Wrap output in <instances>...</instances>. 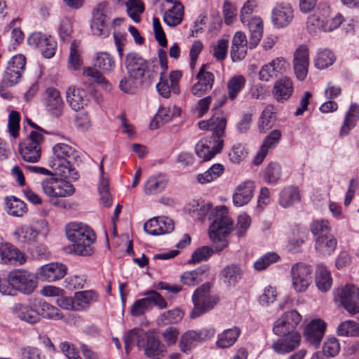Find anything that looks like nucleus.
<instances>
[{"label":"nucleus","instance_id":"obj_1","mask_svg":"<svg viewBox=\"0 0 359 359\" xmlns=\"http://www.w3.org/2000/svg\"><path fill=\"white\" fill-rule=\"evenodd\" d=\"M52 151L53 156L49 161V166L55 175L65 179H78V173L72 163L78 157L77 151L65 143L55 144Z\"/></svg>","mask_w":359,"mask_h":359},{"label":"nucleus","instance_id":"obj_2","mask_svg":"<svg viewBox=\"0 0 359 359\" xmlns=\"http://www.w3.org/2000/svg\"><path fill=\"white\" fill-rule=\"evenodd\" d=\"M208 219L211 221L208 230L209 237L215 243L222 242L221 246L216 247L219 251H221L229 245L227 241L222 238L229 236L233 229V220L229 215L227 207L224 205L216 206L212 209Z\"/></svg>","mask_w":359,"mask_h":359},{"label":"nucleus","instance_id":"obj_3","mask_svg":"<svg viewBox=\"0 0 359 359\" xmlns=\"http://www.w3.org/2000/svg\"><path fill=\"white\" fill-rule=\"evenodd\" d=\"M66 235L72 243V250L78 255L89 256L93 252V244L96 234L88 225L81 222H70L66 226Z\"/></svg>","mask_w":359,"mask_h":359},{"label":"nucleus","instance_id":"obj_4","mask_svg":"<svg viewBox=\"0 0 359 359\" xmlns=\"http://www.w3.org/2000/svg\"><path fill=\"white\" fill-rule=\"evenodd\" d=\"M212 287L213 283L206 282L194 290L191 296L194 307L189 313L190 318H197L213 310L219 304L220 295L212 292Z\"/></svg>","mask_w":359,"mask_h":359},{"label":"nucleus","instance_id":"obj_5","mask_svg":"<svg viewBox=\"0 0 359 359\" xmlns=\"http://www.w3.org/2000/svg\"><path fill=\"white\" fill-rule=\"evenodd\" d=\"M124 65L128 76L139 80L140 85L149 86L155 74L149 69V63L140 54L130 52L126 54Z\"/></svg>","mask_w":359,"mask_h":359},{"label":"nucleus","instance_id":"obj_6","mask_svg":"<svg viewBox=\"0 0 359 359\" xmlns=\"http://www.w3.org/2000/svg\"><path fill=\"white\" fill-rule=\"evenodd\" d=\"M50 229L46 221L41 219L35 222L33 225L24 224L17 227L13 236L18 243L28 248L36 242L39 236L46 238Z\"/></svg>","mask_w":359,"mask_h":359},{"label":"nucleus","instance_id":"obj_7","mask_svg":"<svg viewBox=\"0 0 359 359\" xmlns=\"http://www.w3.org/2000/svg\"><path fill=\"white\" fill-rule=\"evenodd\" d=\"M145 297L134 302L130 309V314L133 317L143 316L146 312L151 311L155 306L162 310L168 307L166 299L156 290H150L144 293Z\"/></svg>","mask_w":359,"mask_h":359},{"label":"nucleus","instance_id":"obj_8","mask_svg":"<svg viewBox=\"0 0 359 359\" xmlns=\"http://www.w3.org/2000/svg\"><path fill=\"white\" fill-rule=\"evenodd\" d=\"M358 287L353 284L337 287L334 291V299L351 316L359 313V303L355 301Z\"/></svg>","mask_w":359,"mask_h":359},{"label":"nucleus","instance_id":"obj_9","mask_svg":"<svg viewBox=\"0 0 359 359\" xmlns=\"http://www.w3.org/2000/svg\"><path fill=\"white\" fill-rule=\"evenodd\" d=\"M42 142L43 135L36 131H32L19 144V152L22 159L29 163L38 162L41 155Z\"/></svg>","mask_w":359,"mask_h":359},{"label":"nucleus","instance_id":"obj_10","mask_svg":"<svg viewBox=\"0 0 359 359\" xmlns=\"http://www.w3.org/2000/svg\"><path fill=\"white\" fill-rule=\"evenodd\" d=\"M313 270L310 265L302 262L291 267L292 287L295 292L302 293L307 290L312 282Z\"/></svg>","mask_w":359,"mask_h":359},{"label":"nucleus","instance_id":"obj_11","mask_svg":"<svg viewBox=\"0 0 359 359\" xmlns=\"http://www.w3.org/2000/svg\"><path fill=\"white\" fill-rule=\"evenodd\" d=\"M9 280L16 290L30 294L37 287V278L34 273L25 269H15L9 273Z\"/></svg>","mask_w":359,"mask_h":359},{"label":"nucleus","instance_id":"obj_12","mask_svg":"<svg viewBox=\"0 0 359 359\" xmlns=\"http://www.w3.org/2000/svg\"><path fill=\"white\" fill-rule=\"evenodd\" d=\"M215 334L213 327L203 328L199 330H188L180 337L179 348L182 353H187L196 345L212 338Z\"/></svg>","mask_w":359,"mask_h":359},{"label":"nucleus","instance_id":"obj_13","mask_svg":"<svg viewBox=\"0 0 359 359\" xmlns=\"http://www.w3.org/2000/svg\"><path fill=\"white\" fill-rule=\"evenodd\" d=\"M41 187L46 195L53 198L68 197L75 191L74 186L70 182L55 177L43 180Z\"/></svg>","mask_w":359,"mask_h":359},{"label":"nucleus","instance_id":"obj_14","mask_svg":"<svg viewBox=\"0 0 359 359\" xmlns=\"http://www.w3.org/2000/svg\"><path fill=\"white\" fill-rule=\"evenodd\" d=\"M302 320V315L294 309L284 312L273 323V332L280 334L285 332H299L297 329Z\"/></svg>","mask_w":359,"mask_h":359},{"label":"nucleus","instance_id":"obj_15","mask_svg":"<svg viewBox=\"0 0 359 359\" xmlns=\"http://www.w3.org/2000/svg\"><path fill=\"white\" fill-rule=\"evenodd\" d=\"M42 102L50 116L59 118L62 116L65 102L57 89L53 87L47 88L43 93Z\"/></svg>","mask_w":359,"mask_h":359},{"label":"nucleus","instance_id":"obj_16","mask_svg":"<svg viewBox=\"0 0 359 359\" xmlns=\"http://www.w3.org/2000/svg\"><path fill=\"white\" fill-rule=\"evenodd\" d=\"M276 335L279 338L273 341L271 348L277 354H288L297 349L301 344L302 335L300 332H285Z\"/></svg>","mask_w":359,"mask_h":359},{"label":"nucleus","instance_id":"obj_17","mask_svg":"<svg viewBox=\"0 0 359 359\" xmlns=\"http://www.w3.org/2000/svg\"><path fill=\"white\" fill-rule=\"evenodd\" d=\"M27 41L30 46L39 48L46 58H52L55 54L57 42L51 36L41 32H34L28 37Z\"/></svg>","mask_w":359,"mask_h":359},{"label":"nucleus","instance_id":"obj_18","mask_svg":"<svg viewBox=\"0 0 359 359\" xmlns=\"http://www.w3.org/2000/svg\"><path fill=\"white\" fill-rule=\"evenodd\" d=\"M327 328L326 323L320 318L311 320L304 329V337L306 342L318 347Z\"/></svg>","mask_w":359,"mask_h":359},{"label":"nucleus","instance_id":"obj_19","mask_svg":"<svg viewBox=\"0 0 359 359\" xmlns=\"http://www.w3.org/2000/svg\"><path fill=\"white\" fill-rule=\"evenodd\" d=\"M224 146V141L222 139L204 138L199 141L195 150L197 156L204 161L211 160L217 154L219 153Z\"/></svg>","mask_w":359,"mask_h":359},{"label":"nucleus","instance_id":"obj_20","mask_svg":"<svg viewBox=\"0 0 359 359\" xmlns=\"http://www.w3.org/2000/svg\"><path fill=\"white\" fill-rule=\"evenodd\" d=\"M67 270L65 264L55 262L41 266L37 274L41 280L51 283L62 279L67 275Z\"/></svg>","mask_w":359,"mask_h":359},{"label":"nucleus","instance_id":"obj_21","mask_svg":"<svg viewBox=\"0 0 359 359\" xmlns=\"http://www.w3.org/2000/svg\"><path fill=\"white\" fill-rule=\"evenodd\" d=\"M27 261L24 252L8 242L0 243V264L22 265Z\"/></svg>","mask_w":359,"mask_h":359},{"label":"nucleus","instance_id":"obj_22","mask_svg":"<svg viewBox=\"0 0 359 359\" xmlns=\"http://www.w3.org/2000/svg\"><path fill=\"white\" fill-rule=\"evenodd\" d=\"M175 224L172 219L168 217H154L144 224L146 233L153 236L169 233L174 230Z\"/></svg>","mask_w":359,"mask_h":359},{"label":"nucleus","instance_id":"obj_23","mask_svg":"<svg viewBox=\"0 0 359 359\" xmlns=\"http://www.w3.org/2000/svg\"><path fill=\"white\" fill-rule=\"evenodd\" d=\"M145 342H142L145 356L150 359L163 357L167 353L165 345L163 344L158 336L152 332H147L144 334Z\"/></svg>","mask_w":359,"mask_h":359},{"label":"nucleus","instance_id":"obj_24","mask_svg":"<svg viewBox=\"0 0 359 359\" xmlns=\"http://www.w3.org/2000/svg\"><path fill=\"white\" fill-rule=\"evenodd\" d=\"M198 126L201 130L212 131V137L209 139H221L225 132L226 119L222 114L215 112L210 119L200 121Z\"/></svg>","mask_w":359,"mask_h":359},{"label":"nucleus","instance_id":"obj_25","mask_svg":"<svg viewBox=\"0 0 359 359\" xmlns=\"http://www.w3.org/2000/svg\"><path fill=\"white\" fill-rule=\"evenodd\" d=\"M294 18V11L290 4H278L272 11L271 20L276 28L287 27Z\"/></svg>","mask_w":359,"mask_h":359},{"label":"nucleus","instance_id":"obj_26","mask_svg":"<svg viewBox=\"0 0 359 359\" xmlns=\"http://www.w3.org/2000/svg\"><path fill=\"white\" fill-rule=\"evenodd\" d=\"M294 71L299 81H304L308 73L309 65V50L306 46L299 47L294 55Z\"/></svg>","mask_w":359,"mask_h":359},{"label":"nucleus","instance_id":"obj_27","mask_svg":"<svg viewBox=\"0 0 359 359\" xmlns=\"http://www.w3.org/2000/svg\"><path fill=\"white\" fill-rule=\"evenodd\" d=\"M66 99L70 108L78 111L88 106L90 100L87 92L81 88L70 86L66 91Z\"/></svg>","mask_w":359,"mask_h":359},{"label":"nucleus","instance_id":"obj_28","mask_svg":"<svg viewBox=\"0 0 359 359\" xmlns=\"http://www.w3.org/2000/svg\"><path fill=\"white\" fill-rule=\"evenodd\" d=\"M206 65H203L197 74L198 82L191 88L192 93L197 97H201L210 91L214 84V74L205 69Z\"/></svg>","mask_w":359,"mask_h":359},{"label":"nucleus","instance_id":"obj_29","mask_svg":"<svg viewBox=\"0 0 359 359\" xmlns=\"http://www.w3.org/2000/svg\"><path fill=\"white\" fill-rule=\"evenodd\" d=\"M168 183V177L163 173L150 176L144 184L143 191L145 195L153 196L162 192Z\"/></svg>","mask_w":359,"mask_h":359},{"label":"nucleus","instance_id":"obj_30","mask_svg":"<svg viewBox=\"0 0 359 359\" xmlns=\"http://www.w3.org/2000/svg\"><path fill=\"white\" fill-rule=\"evenodd\" d=\"M282 134L280 130H273L264 138L259 151L254 158V164L258 165L262 163L270 149L276 147L280 142Z\"/></svg>","mask_w":359,"mask_h":359},{"label":"nucleus","instance_id":"obj_31","mask_svg":"<svg viewBox=\"0 0 359 359\" xmlns=\"http://www.w3.org/2000/svg\"><path fill=\"white\" fill-rule=\"evenodd\" d=\"M293 90L294 87L292 79L285 76L275 82L273 95L278 102H284L292 96Z\"/></svg>","mask_w":359,"mask_h":359},{"label":"nucleus","instance_id":"obj_32","mask_svg":"<svg viewBox=\"0 0 359 359\" xmlns=\"http://www.w3.org/2000/svg\"><path fill=\"white\" fill-rule=\"evenodd\" d=\"M99 294L93 290L78 291L74 293L75 311L81 312L88 309L98 301Z\"/></svg>","mask_w":359,"mask_h":359},{"label":"nucleus","instance_id":"obj_33","mask_svg":"<svg viewBox=\"0 0 359 359\" xmlns=\"http://www.w3.org/2000/svg\"><path fill=\"white\" fill-rule=\"evenodd\" d=\"M241 334L239 327L234 326L226 329L217 334L215 346L219 349H226L232 347Z\"/></svg>","mask_w":359,"mask_h":359},{"label":"nucleus","instance_id":"obj_34","mask_svg":"<svg viewBox=\"0 0 359 359\" xmlns=\"http://www.w3.org/2000/svg\"><path fill=\"white\" fill-rule=\"evenodd\" d=\"M248 43L245 34L237 32L232 39L231 57L233 62L240 61L245 58L248 50Z\"/></svg>","mask_w":359,"mask_h":359},{"label":"nucleus","instance_id":"obj_35","mask_svg":"<svg viewBox=\"0 0 359 359\" xmlns=\"http://www.w3.org/2000/svg\"><path fill=\"white\" fill-rule=\"evenodd\" d=\"M36 306V302L32 305L18 304L15 306L14 311L20 320L35 324L40 321L39 310Z\"/></svg>","mask_w":359,"mask_h":359},{"label":"nucleus","instance_id":"obj_36","mask_svg":"<svg viewBox=\"0 0 359 359\" xmlns=\"http://www.w3.org/2000/svg\"><path fill=\"white\" fill-rule=\"evenodd\" d=\"M359 121V105L357 103H352L345 114L343 123L339 130V135L346 136L350 131L355 128Z\"/></svg>","mask_w":359,"mask_h":359},{"label":"nucleus","instance_id":"obj_37","mask_svg":"<svg viewBox=\"0 0 359 359\" xmlns=\"http://www.w3.org/2000/svg\"><path fill=\"white\" fill-rule=\"evenodd\" d=\"M35 307H38L39 310L40 318L54 321L63 320L65 318L64 313L58 307L45 301H37Z\"/></svg>","mask_w":359,"mask_h":359},{"label":"nucleus","instance_id":"obj_38","mask_svg":"<svg viewBox=\"0 0 359 359\" xmlns=\"http://www.w3.org/2000/svg\"><path fill=\"white\" fill-rule=\"evenodd\" d=\"M248 25L250 32L249 47L255 48L259 43L263 35V22L259 17H253L248 20Z\"/></svg>","mask_w":359,"mask_h":359},{"label":"nucleus","instance_id":"obj_39","mask_svg":"<svg viewBox=\"0 0 359 359\" xmlns=\"http://www.w3.org/2000/svg\"><path fill=\"white\" fill-rule=\"evenodd\" d=\"M315 282L318 290L322 292L328 291L332 285L331 273L327 267L322 264L316 266Z\"/></svg>","mask_w":359,"mask_h":359},{"label":"nucleus","instance_id":"obj_40","mask_svg":"<svg viewBox=\"0 0 359 359\" xmlns=\"http://www.w3.org/2000/svg\"><path fill=\"white\" fill-rule=\"evenodd\" d=\"M255 194L253 182L247 180L239 184L233 194V202H250Z\"/></svg>","mask_w":359,"mask_h":359},{"label":"nucleus","instance_id":"obj_41","mask_svg":"<svg viewBox=\"0 0 359 359\" xmlns=\"http://www.w3.org/2000/svg\"><path fill=\"white\" fill-rule=\"evenodd\" d=\"M208 270L198 267L193 271L184 272L180 276V281L188 286H195L208 278Z\"/></svg>","mask_w":359,"mask_h":359},{"label":"nucleus","instance_id":"obj_42","mask_svg":"<svg viewBox=\"0 0 359 359\" xmlns=\"http://www.w3.org/2000/svg\"><path fill=\"white\" fill-rule=\"evenodd\" d=\"M243 273V270L238 264H231L225 266L220 275L226 284L235 285L241 280Z\"/></svg>","mask_w":359,"mask_h":359},{"label":"nucleus","instance_id":"obj_43","mask_svg":"<svg viewBox=\"0 0 359 359\" xmlns=\"http://www.w3.org/2000/svg\"><path fill=\"white\" fill-rule=\"evenodd\" d=\"M315 248L323 255H330L337 247V240L333 236L329 234L316 238Z\"/></svg>","mask_w":359,"mask_h":359},{"label":"nucleus","instance_id":"obj_44","mask_svg":"<svg viewBox=\"0 0 359 359\" xmlns=\"http://www.w3.org/2000/svg\"><path fill=\"white\" fill-rule=\"evenodd\" d=\"M184 316V313L182 309L175 308L161 313L156 323L158 326L177 324L182 320Z\"/></svg>","mask_w":359,"mask_h":359},{"label":"nucleus","instance_id":"obj_45","mask_svg":"<svg viewBox=\"0 0 359 359\" xmlns=\"http://www.w3.org/2000/svg\"><path fill=\"white\" fill-rule=\"evenodd\" d=\"M183 16L184 6L182 4H177L164 13L163 20L167 25L175 27L181 23Z\"/></svg>","mask_w":359,"mask_h":359},{"label":"nucleus","instance_id":"obj_46","mask_svg":"<svg viewBox=\"0 0 359 359\" xmlns=\"http://www.w3.org/2000/svg\"><path fill=\"white\" fill-rule=\"evenodd\" d=\"M336 60L334 54L327 48H320L318 50L314 59V64L316 68L324 69L333 65Z\"/></svg>","mask_w":359,"mask_h":359},{"label":"nucleus","instance_id":"obj_47","mask_svg":"<svg viewBox=\"0 0 359 359\" xmlns=\"http://www.w3.org/2000/svg\"><path fill=\"white\" fill-rule=\"evenodd\" d=\"M246 84V79L242 75H235L227 82L228 97L234 100Z\"/></svg>","mask_w":359,"mask_h":359},{"label":"nucleus","instance_id":"obj_48","mask_svg":"<svg viewBox=\"0 0 359 359\" xmlns=\"http://www.w3.org/2000/svg\"><path fill=\"white\" fill-rule=\"evenodd\" d=\"M276 109L273 105L268 104L263 110L259 121V130L265 133L273 126Z\"/></svg>","mask_w":359,"mask_h":359},{"label":"nucleus","instance_id":"obj_49","mask_svg":"<svg viewBox=\"0 0 359 359\" xmlns=\"http://www.w3.org/2000/svg\"><path fill=\"white\" fill-rule=\"evenodd\" d=\"M94 66L103 72H109L115 67V60L108 53H99L97 54Z\"/></svg>","mask_w":359,"mask_h":359},{"label":"nucleus","instance_id":"obj_50","mask_svg":"<svg viewBox=\"0 0 359 359\" xmlns=\"http://www.w3.org/2000/svg\"><path fill=\"white\" fill-rule=\"evenodd\" d=\"M146 332L140 327H135L128 330L123 337L126 347L128 348L133 346L135 342L137 343L139 347H141L142 342L144 341Z\"/></svg>","mask_w":359,"mask_h":359},{"label":"nucleus","instance_id":"obj_51","mask_svg":"<svg viewBox=\"0 0 359 359\" xmlns=\"http://www.w3.org/2000/svg\"><path fill=\"white\" fill-rule=\"evenodd\" d=\"M224 170V168L222 164H214L205 172L198 174L197 180L201 184L209 183L218 178L223 174Z\"/></svg>","mask_w":359,"mask_h":359},{"label":"nucleus","instance_id":"obj_52","mask_svg":"<svg viewBox=\"0 0 359 359\" xmlns=\"http://www.w3.org/2000/svg\"><path fill=\"white\" fill-rule=\"evenodd\" d=\"M127 13L129 17L135 22L141 20L140 15L144 11V4L141 0H128L126 2Z\"/></svg>","mask_w":359,"mask_h":359},{"label":"nucleus","instance_id":"obj_53","mask_svg":"<svg viewBox=\"0 0 359 359\" xmlns=\"http://www.w3.org/2000/svg\"><path fill=\"white\" fill-rule=\"evenodd\" d=\"M337 332L342 337H358L359 324L351 320H346L339 325Z\"/></svg>","mask_w":359,"mask_h":359},{"label":"nucleus","instance_id":"obj_54","mask_svg":"<svg viewBox=\"0 0 359 359\" xmlns=\"http://www.w3.org/2000/svg\"><path fill=\"white\" fill-rule=\"evenodd\" d=\"M81 53L80 42L74 40L71 43L68 62L69 66L74 70L79 69L81 65Z\"/></svg>","mask_w":359,"mask_h":359},{"label":"nucleus","instance_id":"obj_55","mask_svg":"<svg viewBox=\"0 0 359 359\" xmlns=\"http://www.w3.org/2000/svg\"><path fill=\"white\" fill-rule=\"evenodd\" d=\"M279 259L280 256L277 253L273 252H267L254 263V269L258 271L265 270L271 264L277 262Z\"/></svg>","mask_w":359,"mask_h":359},{"label":"nucleus","instance_id":"obj_56","mask_svg":"<svg viewBox=\"0 0 359 359\" xmlns=\"http://www.w3.org/2000/svg\"><path fill=\"white\" fill-rule=\"evenodd\" d=\"M83 74L93 79L105 91L109 92L111 90V83L95 68L88 67L86 69L83 71Z\"/></svg>","mask_w":359,"mask_h":359},{"label":"nucleus","instance_id":"obj_57","mask_svg":"<svg viewBox=\"0 0 359 359\" xmlns=\"http://www.w3.org/2000/svg\"><path fill=\"white\" fill-rule=\"evenodd\" d=\"M280 202H299L301 200L300 191L297 187H285L280 194Z\"/></svg>","mask_w":359,"mask_h":359},{"label":"nucleus","instance_id":"obj_58","mask_svg":"<svg viewBox=\"0 0 359 359\" xmlns=\"http://www.w3.org/2000/svg\"><path fill=\"white\" fill-rule=\"evenodd\" d=\"M281 175V167L276 163H271L266 168L264 173V180L271 184L276 183Z\"/></svg>","mask_w":359,"mask_h":359},{"label":"nucleus","instance_id":"obj_59","mask_svg":"<svg viewBox=\"0 0 359 359\" xmlns=\"http://www.w3.org/2000/svg\"><path fill=\"white\" fill-rule=\"evenodd\" d=\"M180 114V108L174 107L173 111H171L170 108L161 107L153 121V122H156V126L155 128H156L158 127V124L159 122H161V124L166 123L169 121L174 116L179 115Z\"/></svg>","mask_w":359,"mask_h":359},{"label":"nucleus","instance_id":"obj_60","mask_svg":"<svg viewBox=\"0 0 359 359\" xmlns=\"http://www.w3.org/2000/svg\"><path fill=\"white\" fill-rule=\"evenodd\" d=\"M340 349L339 341L335 337L328 338L323 346V354L327 357H335L339 354Z\"/></svg>","mask_w":359,"mask_h":359},{"label":"nucleus","instance_id":"obj_61","mask_svg":"<svg viewBox=\"0 0 359 359\" xmlns=\"http://www.w3.org/2000/svg\"><path fill=\"white\" fill-rule=\"evenodd\" d=\"M100 199L102 202H111L114 200V194L110 190L109 182L107 178L101 177L98 186Z\"/></svg>","mask_w":359,"mask_h":359},{"label":"nucleus","instance_id":"obj_62","mask_svg":"<svg viewBox=\"0 0 359 359\" xmlns=\"http://www.w3.org/2000/svg\"><path fill=\"white\" fill-rule=\"evenodd\" d=\"M26 58L21 54H18L13 56L8 62L7 69H15L16 73L20 74L22 76L25 70Z\"/></svg>","mask_w":359,"mask_h":359},{"label":"nucleus","instance_id":"obj_63","mask_svg":"<svg viewBox=\"0 0 359 359\" xmlns=\"http://www.w3.org/2000/svg\"><path fill=\"white\" fill-rule=\"evenodd\" d=\"M248 155V151L244 145L241 143H236L233 145L231 151L229 153L230 160L235 163H238L243 161Z\"/></svg>","mask_w":359,"mask_h":359},{"label":"nucleus","instance_id":"obj_64","mask_svg":"<svg viewBox=\"0 0 359 359\" xmlns=\"http://www.w3.org/2000/svg\"><path fill=\"white\" fill-rule=\"evenodd\" d=\"M21 359H46L41 349L27 346L21 349Z\"/></svg>","mask_w":359,"mask_h":359}]
</instances>
